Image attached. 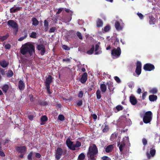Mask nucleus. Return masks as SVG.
Instances as JSON below:
<instances>
[{
  "instance_id": "423d86ee",
  "label": "nucleus",
  "mask_w": 160,
  "mask_h": 160,
  "mask_svg": "<svg viewBox=\"0 0 160 160\" xmlns=\"http://www.w3.org/2000/svg\"><path fill=\"white\" fill-rule=\"evenodd\" d=\"M141 117H143V122L146 123H148L150 122L152 117V113L151 111L146 112L144 116L141 114Z\"/></svg>"
},
{
  "instance_id": "39448f33",
  "label": "nucleus",
  "mask_w": 160,
  "mask_h": 160,
  "mask_svg": "<svg viewBox=\"0 0 160 160\" xmlns=\"http://www.w3.org/2000/svg\"><path fill=\"white\" fill-rule=\"evenodd\" d=\"M121 52L120 48H113L111 50V55L113 58H116L120 57Z\"/></svg>"
},
{
  "instance_id": "1a4fd4ad",
  "label": "nucleus",
  "mask_w": 160,
  "mask_h": 160,
  "mask_svg": "<svg viewBox=\"0 0 160 160\" xmlns=\"http://www.w3.org/2000/svg\"><path fill=\"white\" fill-rule=\"evenodd\" d=\"M64 154L65 153L63 152L62 149L60 148H58L56 150L55 157L58 160L60 159L62 155Z\"/></svg>"
},
{
  "instance_id": "bf43d9fd",
  "label": "nucleus",
  "mask_w": 160,
  "mask_h": 160,
  "mask_svg": "<svg viewBox=\"0 0 160 160\" xmlns=\"http://www.w3.org/2000/svg\"><path fill=\"white\" fill-rule=\"evenodd\" d=\"M152 21H151V20H150L149 21V22L150 24H153L154 23L155 19L153 18L152 19Z\"/></svg>"
},
{
  "instance_id": "c85d7f7f",
  "label": "nucleus",
  "mask_w": 160,
  "mask_h": 160,
  "mask_svg": "<svg viewBox=\"0 0 160 160\" xmlns=\"http://www.w3.org/2000/svg\"><path fill=\"white\" fill-rule=\"evenodd\" d=\"M118 133L116 132H115L112 133L111 136V139L112 140H114L118 136Z\"/></svg>"
},
{
  "instance_id": "2f4dec72",
  "label": "nucleus",
  "mask_w": 160,
  "mask_h": 160,
  "mask_svg": "<svg viewBox=\"0 0 160 160\" xmlns=\"http://www.w3.org/2000/svg\"><path fill=\"white\" fill-rule=\"evenodd\" d=\"M94 46H93L90 49V50H89L87 52V53L89 55L92 54L94 51Z\"/></svg>"
},
{
  "instance_id": "13d9d810",
  "label": "nucleus",
  "mask_w": 160,
  "mask_h": 160,
  "mask_svg": "<svg viewBox=\"0 0 160 160\" xmlns=\"http://www.w3.org/2000/svg\"><path fill=\"white\" fill-rule=\"evenodd\" d=\"M77 104L78 106H81L82 104V100H79L78 101L77 103Z\"/></svg>"
},
{
  "instance_id": "69168bd1",
  "label": "nucleus",
  "mask_w": 160,
  "mask_h": 160,
  "mask_svg": "<svg viewBox=\"0 0 160 160\" xmlns=\"http://www.w3.org/2000/svg\"><path fill=\"white\" fill-rule=\"evenodd\" d=\"M28 118L30 120L32 121L33 118V116L32 115H30L28 116Z\"/></svg>"
},
{
  "instance_id": "4468645a",
  "label": "nucleus",
  "mask_w": 160,
  "mask_h": 160,
  "mask_svg": "<svg viewBox=\"0 0 160 160\" xmlns=\"http://www.w3.org/2000/svg\"><path fill=\"white\" fill-rule=\"evenodd\" d=\"M37 48L38 50L41 51V53L43 55L45 52V47L42 45H39L38 46Z\"/></svg>"
},
{
  "instance_id": "5fc2aeb1",
  "label": "nucleus",
  "mask_w": 160,
  "mask_h": 160,
  "mask_svg": "<svg viewBox=\"0 0 160 160\" xmlns=\"http://www.w3.org/2000/svg\"><path fill=\"white\" fill-rule=\"evenodd\" d=\"M142 142L144 145H145L147 144V141L145 138H143L142 140Z\"/></svg>"
},
{
  "instance_id": "8fccbe9b",
  "label": "nucleus",
  "mask_w": 160,
  "mask_h": 160,
  "mask_svg": "<svg viewBox=\"0 0 160 160\" xmlns=\"http://www.w3.org/2000/svg\"><path fill=\"white\" fill-rule=\"evenodd\" d=\"M119 40L118 39H116V41H115V42L114 43V45H116V46L118 47V46L119 45Z\"/></svg>"
},
{
  "instance_id": "603ef678",
  "label": "nucleus",
  "mask_w": 160,
  "mask_h": 160,
  "mask_svg": "<svg viewBox=\"0 0 160 160\" xmlns=\"http://www.w3.org/2000/svg\"><path fill=\"white\" fill-rule=\"evenodd\" d=\"M27 36V35H26L24 37H21L19 38V39H18V40L20 41H22L25 38H26Z\"/></svg>"
},
{
  "instance_id": "bb28decb",
  "label": "nucleus",
  "mask_w": 160,
  "mask_h": 160,
  "mask_svg": "<svg viewBox=\"0 0 160 160\" xmlns=\"http://www.w3.org/2000/svg\"><path fill=\"white\" fill-rule=\"evenodd\" d=\"M103 22L102 20L98 19L97 22V26L98 27H101L102 26Z\"/></svg>"
},
{
  "instance_id": "338daca9",
  "label": "nucleus",
  "mask_w": 160,
  "mask_h": 160,
  "mask_svg": "<svg viewBox=\"0 0 160 160\" xmlns=\"http://www.w3.org/2000/svg\"><path fill=\"white\" fill-rule=\"evenodd\" d=\"M141 91H142L141 89L140 88H138L137 92L138 94H139L141 93Z\"/></svg>"
},
{
  "instance_id": "393cba45",
  "label": "nucleus",
  "mask_w": 160,
  "mask_h": 160,
  "mask_svg": "<svg viewBox=\"0 0 160 160\" xmlns=\"http://www.w3.org/2000/svg\"><path fill=\"white\" fill-rule=\"evenodd\" d=\"M9 88V86L7 84L4 85L2 87V89L4 93H6Z\"/></svg>"
},
{
  "instance_id": "e2e57ef3",
  "label": "nucleus",
  "mask_w": 160,
  "mask_h": 160,
  "mask_svg": "<svg viewBox=\"0 0 160 160\" xmlns=\"http://www.w3.org/2000/svg\"><path fill=\"white\" fill-rule=\"evenodd\" d=\"M109 158L107 156H103L102 158V160H109Z\"/></svg>"
},
{
  "instance_id": "ddd939ff",
  "label": "nucleus",
  "mask_w": 160,
  "mask_h": 160,
  "mask_svg": "<svg viewBox=\"0 0 160 160\" xmlns=\"http://www.w3.org/2000/svg\"><path fill=\"white\" fill-rule=\"evenodd\" d=\"M120 22H121L120 23L118 21H116L115 25L116 28L118 31L122 30L123 27V26L122 23V21L120 20Z\"/></svg>"
},
{
  "instance_id": "5701e85b",
  "label": "nucleus",
  "mask_w": 160,
  "mask_h": 160,
  "mask_svg": "<svg viewBox=\"0 0 160 160\" xmlns=\"http://www.w3.org/2000/svg\"><path fill=\"white\" fill-rule=\"evenodd\" d=\"M18 87L19 89L20 90H22L24 89L25 86L24 83L22 81L20 80L19 82V84L18 85Z\"/></svg>"
},
{
  "instance_id": "6e6d98bb",
  "label": "nucleus",
  "mask_w": 160,
  "mask_h": 160,
  "mask_svg": "<svg viewBox=\"0 0 160 160\" xmlns=\"http://www.w3.org/2000/svg\"><path fill=\"white\" fill-rule=\"evenodd\" d=\"M11 47V46L9 44H7L5 46V47L6 49H9Z\"/></svg>"
},
{
  "instance_id": "412c9836",
  "label": "nucleus",
  "mask_w": 160,
  "mask_h": 160,
  "mask_svg": "<svg viewBox=\"0 0 160 160\" xmlns=\"http://www.w3.org/2000/svg\"><path fill=\"white\" fill-rule=\"evenodd\" d=\"M20 8L19 7H16L15 6L14 7L11 8L10 9L11 13L15 12L18 11L19 10Z\"/></svg>"
},
{
  "instance_id": "9d476101",
  "label": "nucleus",
  "mask_w": 160,
  "mask_h": 160,
  "mask_svg": "<svg viewBox=\"0 0 160 160\" xmlns=\"http://www.w3.org/2000/svg\"><path fill=\"white\" fill-rule=\"evenodd\" d=\"M143 68L145 71H151L154 69V66L152 64L147 63L144 66Z\"/></svg>"
},
{
  "instance_id": "a19ab883",
  "label": "nucleus",
  "mask_w": 160,
  "mask_h": 160,
  "mask_svg": "<svg viewBox=\"0 0 160 160\" xmlns=\"http://www.w3.org/2000/svg\"><path fill=\"white\" fill-rule=\"evenodd\" d=\"M33 154L32 152H30L28 156V160H32V157Z\"/></svg>"
},
{
  "instance_id": "f8f14e48",
  "label": "nucleus",
  "mask_w": 160,
  "mask_h": 160,
  "mask_svg": "<svg viewBox=\"0 0 160 160\" xmlns=\"http://www.w3.org/2000/svg\"><path fill=\"white\" fill-rule=\"evenodd\" d=\"M141 62H138L137 63V67L135 72L138 75H139L141 73Z\"/></svg>"
},
{
  "instance_id": "4be33fe9",
  "label": "nucleus",
  "mask_w": 160,
  "mask_h": 160,
  "mask_svg": "<svg viewBox=\"0 0 160 160\" xmlns=\"http://www.w3.org/2000/svg\"><path fill=\"white\" fill-rule=\"evenodd\" d=\"M8 63L5 60L0 61V65L3 68H5L8 66Z\"/></svg>"
},
{
  "instance_id": "c03bdc74",
  "label": "nucleus",
  "mask_w": 160,
  "mask_h": 160,
  "mask_svg": "<svg viewBox=\"0 0 160 160\" xmlns=\"http://www.w3.org/2000/svg\"><path fill=\"white\" fill-rule=\"evenodd\" d=\"M44 26L45 27V29H47L48 28V23L47 20H45L44 22Z\"/></svg>"
},
{
  "instance_id": "6e6552de",
  "label": "nucleus",
  "mask_w": 160,
  "mask_h": 160,
  "mask_svg": "<svg viewBox=\"0 0 160 160\" xmlns=\"http://www.w3.org/2000/svg\"><path fill=\"white\" fill-rule=\"evenodd\" d=\"M17 151L21 153L19 157L21 158H23V155L26 152V148L25 146L18 147L16 148Z\"/></svg>"
},
{
  "instance_id": "a211bd4d",
  "label": "nucleus",
  "mask_w": 160,
  "mask_h": 160,
  "mask_svg": "<svg viewBox=\"0 0 160 160\" xmlns=\"http://www.w3.org/2000/svg\"><path fill=\"white\" fill-rule=\"evenodd\" d=\"M87 73L86 72L84 73L82 75L81 78V82L82 83L85 82L87 80Z\"/></svg>"
},
{
  "instance_id": "79ce46f5",
  "label": "nucleus",
  "mask_w": 160,
  "mask_h": 160,
  "mask_svg": "<svg viewBox=\"0 0 160 160\" xmlns=\"http://www.w3.org/2000/svg\"><path fill=\"white\" fill-rule=\"evenodd\" d=\"M110 28V27L109 26L107 25L106 27H105L104 28V31L105 32H107L108 31Z\"/></svg>"
},
{
  "instance_id": "f704fd0d",
  "label": "nucleus",
  "mask_w": 160,
  "mask_h": 160,
  "mask_svg": "<svg viewBox=\"0 0 160 160\" xmlns=\"http://www.w3.org/2000/svg\"><path fill=\"white\" fill-rule=\"evenodd\" d=\"M84 158L85 155L83 153H81L80 154L78 157V158L80 160H83L84 159Z\"/></svg>"
},
{
  "instance_id": "7c9ffc66",
  "label": "nucleus",
  "mask_w": 160,
  "mask_h": 160,
  "mask_svg": "<svg viewBox=\"0 0 160 160\" xmlns=\"http://www.w3.org/2000/svg\"><path fill=\"white\" fill-rule=\"evenodd\" d=\"M149 92L151 93L156 94L157 92V89L156 88H153L151 89Z\"/></svg>"
},
{
  "instance_id": "680f3d73",
  "label": "nucleus",
  "mask_w": 160,
  "mask_h": 160,
  "mask_svg": "<svg viewBox=\"0 0 160 160\" xmlns=\"http://www.w3.org/2000/svg\"><path fill=\"white\" fill-rule=\"evenodd\" d=\"M63 8H60L58 9L57 13L58 14H59L62 10Z\"/></svg>"
},
{
  "instance_id": "72a5a7b5",
  "label": "nucleus",
  "mask_w": 160,
  "mask_h": 160,
  "mask_svg": "<svg viewBox=\"0 0 160 160\" xmlns=\"http://www.w3.org/2000/svg\"><path fill=\"white\" fill-rule=\"evenodd\" d=\"M116 109L117 110V111L116 112H116H117L120 111L122 110L123 109V107L121 105H118L116 107Z\"/></svg>"
},
{
  "instance_id": "7ed1b4c3",
  "label": "nucleus",
  "mask_w": 160,
  "mask_h": 160,
  "mask_svg": "<svg viewBox=\"0 0 160 160\" xmlns=\"http://www.w3.org/2000/svg\"><path fill=\"white\" fill-rule=\"evenodd\" d=\"M66 143L68 147L72 150L78 149L81 145V142H79L77 141L75 143L71 141L69 139L67 140Z\"/></svg>"
},
{
  "instance_id": "de8ad7c7",
  "label": "nucleus",
  "mask_w": 160,
  "mask_h": 160,
  "mask_svg": "<svg viewBox=\"0 0 160 160\" xmlns=\"http://www.w3.org/2000/svg\"><path fill=\"white\" fill-rule=\"evenodd\" d=\"M64 117L62 115H59L58 117V119L60 120L63 121L64 120Z\"/></svg>"
},
{
  "instance_id": "49530a36",
  "label": "nucleus",
  "mask_w": 160,
  "mask_h": 160,
  "mask_svg": "<svg viewBox=\"0 0 160 160\" xmlns=\"http://www.w3.org/2000/svg\"><path fill=\"white\" fill-rule=\"evenodd\" d=\"M128 86L131 88H132L134 86V83L133 82H130L128 84Z\"/></svg>"
},
{
  "instance_id": "6ab92c4d",
  "label": "nucleus",
  "mask_w": 160,
  "mask_h": 160,
  "mask_svg": "<svg viewBox=\"0 0 160 160\" xmlns=\"http://www.w3.org/2000/svg\"><path fill=\"white\" fill-rule=\"evenodd\" d=\"M113 148V145H110L105 148V151L108 153L109 152L112 151Z\"/></svg>"
},
{
  "instance_id": "aec40b11",
  "label": "nucleus",
  "mask_w": 160,
  "mask_h": 160,
  "mask_svg": "<svg viewBox=\"0 0 160 160\" xmlns=\"http://www.w3.org/2000/svg\"><path fill=\"white\" fill-rule=\"evenodd\" d=\"M156 151L155 149H151L150 150V154L148 153H147V156L148 158H149L151 157H153Z\"/></svg>"
},
{
  "instance_id": "37998d69",
  "label": "nucleus",
  "mask_w": 160,
  "mask_h": 160,
  "mask_svg": "<svg viewBox=\"0 0 160 160\" xmlns=\"http://www.w3.org/2000/svg\"><path fill=\"white\" fill-rule=\"evenodd\" d=\"M109 129V127L108 126L106 125L105 126L104 128L103 129V132H107Z\"/></svg>"
},
{
  "instance_id": "4c0bfd02",
  "label": "nucleus",
  "mask_w": 160,
  "mask_h": 160,
  "mask_svg": "<svg viewBox=\"0 0 160 160\" xmlns=\"http://www.w3.org/2000/svg\"><path fill=\"white\" fill-rule=\"evenodd\" d=\"M107 85L108 86V89H109V90L110 91V88L111 87H112V82H111L110 81L108 82H107Z\"/></svg>"
},
{
  "instance_id": "052dcab7",
  "label": "nucleus",
  "mask_w": 160,
  "mask_h": 160,
  "mask_svg": "<svg viewBox=\"0 0 160 160\" xmlns=\"http://www.w3.org/2000/svg\"><path fill=\"white\" fill-rule=\"evenodd\" d=\"M56 30L55 28L53 27L50 30L49 32H54Z\"/></svg>"
},
{
  "instance_id": "864d4df0",
  "label": "nucleus",
  "mask_w": 160,
  "mask_h": 160,
  "mask_svg": "<svg viewBox=\"0 0 160 160\" xmlns=\"http://www.w3.org/2000/svg\"><path fill=\"white\" fill-rule=\"evenodd\" d=\"M83 95V93L82 91H80L78 95V97L79 98H82Z\"/></svg>"
},
{
  "instance_id": "9b49d317",
  "label": "nucleus",
  "mask_w": 160,
  "mask_h": 160,
  "mask_svg": "<svg viewBox=\"0 0 160 160\" xmlns=\"http://www.w3.org/2000/svg\"><path fill=\"white\" fill-rule=\"evenodd\" d=\"M8 25L16 29L17 31H18V25L14 21L12 20H9L8 22Z\"/></svg>"
},
{
  "instance_id": "2eb2a0df",
  "label": "nucleus",
  "mask_w": 160,
  "mask_h": 160,
  "mask_svg": "<svg viewBox=\"0 0 160 160\" xmlns=\"http://www.w3.org/2000/svg\"><path fill=\"white\" fill-rule=\"evenodd\" d=\"M102 52L101 49L100 48L98 44H97L95 45V55H98L101 53Z\"/></svg>"
},
{
  "instance_id": "a18cd8bd",
  "label": "nucleus",
  "mask_w": 160,
  "mask_h": 160,
  "mask_svg": "<svg viewBox=\"0 0 160 160\" xmlns=\"http://www.w3.org/2000/svg\"><path fill=\"white\" fill-rule=\"evenodd\" d=\"M62 48L63 49L67 50H69L70 49L69 47L65 45H62Z\"/></svg>"
},
{
  "instance_id": "3c124183",
  "label": "nucleus",
  "mask_w": 160,
  "mask_h": 160,
  "mask_svg": "<svg viewBox=\"0 0 160 160\" xmlns=\"http://www.w3.org/2000/svg\"><path fill=\"white\" fill-rule=\"evenodd\" d=\"M147 94V92H145L142 93V98L143 99H144L145 98Z\"/></svg>"
},
{
  "instance_id": "ea45409f",
  "label": "nucleus",
  "mask_w": 160,
  "mask_h": 160,
  "mask_svg": "<svg viewBox=\"0 0 160 160\" xmlns=\"http://www.w3.org/2000/svg\"><path fill=\"white\" fill-rule=\"evenodd\" d=\"M114 78L117 83H120L121 82V80L118 77L115 76L114 77Z\"/></svg>"
},
{
  "instance_id": "a878e982",
  "label": "nucleus",
  "mask_w": 160,
  "mask_h": 160,
  "mask_svg": "<svg viewBox=\"0 0 160 160\" xmlns=\"http://www.w3.org/2000/svg\"><path fill=\"white\" fill-rule=\"evenodd\" d=\"M149 98L151 101L152 102L156 100L157 97L156 95H150L149 97Z\"/></svg>"
},
{
  "instance_id": "e433bc0d",
  "label": "nucleus",
  "mask_w": 160,
  "mask_h": 160,
  "mask_svg": "<svg viewBox=\"0 0 160 160\" xmlns=\"http://www.w3.org/2000/svg\"><path fill=\"white\" fill-rule=\"evenodd\" d=\"M97 97L98 99H99L101 98V92L98 90L96 92Z\"/></svg>"
},
{
  "instance_id": "c9c22d12",
  "label": "nucleus",
  "mask_w": 160,
  "mask_h": 160,
  "mask_svg": "<svg viewBox=\"0 0 160 160\" xmlns=\"http://www.w3.org/2000/svg\"><path fill=\"white\" fill-rule=\"evenodd\" d=\"M30 37L32 38H36L37 37V33L35 32H32L30 35Z\"/></svg>"
},
{
  "instance_id": "4d7b16f0",
  "label": "nucleus",
  "mask_w": 160,
  "mask_h": 160,
  "mask_svg": "<svg viewBox=\"0 0 160 160\" xmlns=\"http://www.w3.org/2000/svg\"><path fill=\"white\" fill-rule=\"evenodd\" d=\"M137 15L141 19H142L143 18V16L142 14L141 13H137Z\"/></svg>"
},
{
  "instance_id": "0eeeda50",
  "label": "nucleus",
  "mask_w": 160,
  "mask_h": 160,
  "mask_svg": "<svg viewBox=\"0 0 160 160\" xmlns=\"http://www.w3.org/2000/svg\"><path fill=\"white\" fill-rule=\"evenodd\" d=\"M52 78L51 75H48L46 77L45 82L46 88L48 93L49 94L51 93L50 90V85L52 81Z\"/></svg>"
},
{
  "instance_id": "f03ea898",
  "label": "nucleus",
  "mask_w": 160,
  "mask_h": 160,
  "mask_svg": "<svg viewBox=\"0 0 160 160\" xmlns=\"http://www.w3.org/2000/svg\"><path fill=\"white\" fill-rule=\"evenodd\" d=\"M98 153V150L96 145L94 144L91 145L88 149L87 153L88 157L91 160H95V157Z\"/></svg>"
},
{
  "instance_id": "dca6fc26",
  "label": "nucleus",
  "mask_w": 160,
  "mask_h": 160,
  "mask_svg": "<svg viewBox=\"0 0 160 160\" xmlns=\"http://www.w3.org/2000/svg\"><path fill=\"white\" fill-rule=\"evenodd\" d=\"M65 11L67 12H70V15L69 16V17L67 19H65L64 20V22H70L72 19V12L69 9H65Z\"/></svg>"
},
{
  "instance_id": "774afa93",
  "label": "nucleus",
  "mask_w": 160,
  "mask_h": 160,
  "mask_svg": "<svg viewBox=\"0 0 160 160\" xmlns=\"http://www.w3.org/2000/svg\"><path fill=\"white\" fill-rule=\"evenodd\" d=\"M92 117L93 119L95 120H96L97 118V115L95 114H93L92 115Z\"/></svg>"
},
{
  "instance_id": "09e8293b",
  "label": "nucleus",
  "mask_w": 160,
  "mask_h": 160,
  "mask_svg": "<svg viewBox=\"0 0 160 160\" xmlns=\"http://www.w3.org/2000/svg\"><path fill=\"white\" fill-rule=\"evenodd\" d=\"M77 35L78 37V38H79L80 39H82V36L81 34L79 32H77Z\"/></svg>"
},
{
  "instance_id": "0e129e2a",
  "label": "nucleus",
  "mask_w": 160,
  "mask_h": 160,
  "mask_svg": "<svg viewBox=\"0 0 160 160\" xmlns=\"http://www.w3.org/2000/svg\"><path fill=\"white\" fill-rule=\"evenodd\" d=\"M0 72L1 73L2 75H4L5 74V72L4 70L2 69H0Z\"/></svg>"
},
{
  "instance_id": "20e7f679",
  "label": "nucleus",
  "mask_w": 160,
  "mask_h": 160,
  "mask_svg": "<svg viewBox=\"0 0 160 160\" xmlns=\"http://www.w3.org/2000/svg\"><path fill=\"white\" fill-rule=\"evenodd\" d=\"M129 138L128 137H125L123 138V140L121 142H118V147L119 148L121 152H122L125 148L126 145L129 146Z\"/></svg>"
},
{
  "instance_id": "b1692460",
  "label": "nucleus",
  "mask_w": 160,
  "mask_h": 160,
  "mask_svg": "<svg viewBox=\"0 0 160 160\" xmlns=\"http://www.w3.org/2000/svg\"><path fill=\"white\" fill-rule=\"evenodd\" d=\"M100 89L102 92H105L107 90L106 86L104 84H101L100 85Z\"/></svg>"
},
{
  "instance_id": "58836bf2",
  "label": "nucleus",
  "mask_w": 160,
  "mask_h": 160,
  "mask_svg": "<svg viewBox=\"0 0 160 160\" xmlns=\"http://www.w3.org/2000/svg\"><path fill=\"white\" fill-rule=\"evenodd\" d=\"M9 36L8 34H7L6 35L1 37L0 38L1 39L2 41H4Z\"/></svg>"
},
{
  "instance_id": "f257e3e1",
  "label": "nucleus",
  "mask_w": 160,
  "mask_h": 160,
  "mask_svg": "<svg viewBox=\"0 0 160 160\" xmlns=\"http://www.w3.org/2000/svg\"><path fill=\"white\" fill-rule=\"evenodd\" d=\"M34 52V46L29 42L23 45L21 49V52L23 55L29 54L31 56Z\"/></svg>"
},
{
  "instance_id": "f3484780",
  "label": "nucleus",
  "mask_w": 160,
  "mask_h": 160,
  "mask_svg": "<svg viewBox=\"0 0 160 160\" xmlns=\"http://www.w3.org/2000/svg\"><path fill=\"white\" fill-rule=\"evenodd\" d=\"M130 100L131 104L133 105H135L137 103V101L136 98L133 95L130 96Z\"/></svg>"
},
{
  "instance_id": "cd10ccee",
  "label": "nucleus",
  "mask_w": 160,
  "mask_h": 160,
  "mask_svg": "<svg viewBox=\"0 0 160 160\" xmlns=\"http://www.w3.org/2000/svg\"><path fill=\"white\" fill-rule=\"evenodd\" d=\"M41 121L42 122L41 124H44V122L48 120V118L45 116H43L41 118Z\"/></svg>"
},
{
  "instance_id": "c756f323",
  "label": "nucleus",
  "mask_w": 160,
  "mask_h": 160,
  "mask_svg": "<svg viewBox=\"0 0 160 160\" xmlns=\"http://www.w3.org/2000/svg\"><path fill=\"white\" fill-rule=\"evenodd\" d=\"M32 24L34 26H37L38 24V21L35 18H33L32 19Z\"/></svg>"
},
{
  "instance_id": "473e14b6",
  "label": "nucleus",
  "mask_w": 160,
  "mask_h": 160,
  "mask_svg": "<svg viewBox=\"0 0 160 160\" xmlns=\"http://www.w3.org/2000/svg\"><path fill=\"white\" fill-rule=\"evenodd\" d=\"M13 75V72L11 70H9L8 72L7 73V76L8 77H11Z\"/></svg>"
}]
</instances>
